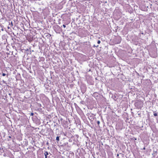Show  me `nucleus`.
<instances>
[{
    "label": "nucleus",
    "instance_id": "f03ea898",
    "mask_svg": "<svg viewBox=\"0 0 158 158\" xmlns=\"http://www.w3.org/2000/svg\"><path fill=\"white\" fill-rule=\"evenodd\" d=\"M45 156V158H47V156L49 154V153L48 152H45L44 153Z\"/></svg>",
    "mask_w": 158,
    "mask_h": 158
},
{
    "label": "nucleus",
    "instance_id": "9b49d317",
    "mask_svg": "<svg viewBox=\"0 0 158 158\" xmlns=\"http://www.w3.org/2000/svg\"><path fill=\"white\" fill-rule=\"evenodd\" d=\"M143 150H145V147H144V148H143Z\"/></svg>",
    "mask_w": 158,
    "mask_h": 158
},
{
    "label": "nucleus",
    "instance_id": "1a4fd4ad",
    "mask_svg": "<svg viewBox=\"0 0 158 158\" xmlns=\"http://www.w3.org/2000/svg\"><path fill=\"white\" fill-rule=\"evenodd\" d=\"M100 121H97V123L98 124V125H99V124H100Z\"/></svg>",
    "mask_w": 158,
    "mask_h": 158
},
{
    "label": "nucleus",
    "instance_id": "ddd939ff",
    "mask_svg": "<svg viewBox=\"0 0 158 158\" xmlns=\"http://www.w3.org/2000/svg\"><path fill=\"white\" fill-rule=\"evenodd\" d=\"M114 98H116L115 96H114Z\"/></svg>",
    "mask_w": 158,
    "mask_h": 158
},
{
    "label": "nucleus",
    "instance_id": "39448f33",
    "mask_svg": "<svg viewBox=\"0 0 158 158\" xmlns=\"http://www.w3.org/2000/svg\"><path fill=\"white\" fill-rule=\"evenodd\" d=\"M100 43H101V41L99 40H98L97 42V43L98 44H100Z\"/></svg>",
    "mask_w": 158,
    "mask_h": 158
},
{
    "label": "nucleus",
    "instance_id": "6e6552de",
    "mask_svg": "<svg viewBox=\"0 0 158 158\" xmlns=\"http://www.w3.org/2000/svg\"><path fill=\"white\" fill-rule=\"evenodd\" d=\"M34 115V113H31V116H33Z\"/></svg>",
    "mask_w": 158,
    "mask_h": 158
},
{
    "label": "nucleus",
    "instance_id": "4468645a",
    "mask_svg": "<svg viewBox=\"0 0 158 158\" xmlns=\"http://www.w3.org/2000/svg\"><path fill=\"white\" fill-rule=\"evenodd\" d=\"M114 98H116L115 96H114Z\"/></svg>",
    "mask_w": 158,
    "mask_h": 158
},
{
    "label": "nucleus",
    "instance_id": "0eeeda50",
    "mask_svg": "<svg viewBox=\"0 0 158 158\" xmlns=\"http://www.w3.org/2000/svg\"><path fill=\"white\" fill-rule=\"evenodd\" d=\"M58 125V124L57 123H56V124H55L54 125V126L55 127L56 126H57V125Z\"/></svg>",
    "mask_w": 158,
    "mask_h": 158
},
{
    "label": "nucleus",
    "instance_id": "9d476101",
    "mask_svg": "<svg viewBox=\"0 0 158 158\" xmlns=\"http://www.w3.org/2000/svg\"><path fill=\"white\" fill-rule=\"evenodd\" d=\"M63 27H64V28H65L66 27V26L64 25V24H63Z\"/></svg>",
    "mask_w": 158,
    "mask_h": 158
},
{
    "label": "nucleus",
    "instance_id": "423d86ee",
    "mask_svg": "<svg viewBox=\"0 0 158 158\" xmlns=\"http://www.w3.org/2000/svg\"><path fill=\"white\" fill-rule=\"evenodd\" d=\"M2 75L3 76H5L6 75V74L5 73H2Z\"/></svg>",
    "mask_w": 158,
    "mask_h": 158
},
{
    "label": "nucleus",
    "instance_id": "20e7f679",
    "mask_svg": "<svg viewBox=\"0 0 158 158\" xmlns=\"http://www.w3.org/2000/svg\"><path fill=\"white\" fill-rule=\"evenodd\" d=\"M153 115L154 116H157V114L156 113H155L154 112V114H153Z\"/></svg>",
    "mask_w": 158,
    "mask_h": 158
},
{
    "label": "nucleus",
    "instance_id": "f8f14e48",
    "mask_svg": "<svg viewBox=\"0 0 158 158\" xmlns=\"http://www.w3.org/2000/svg\"><path fill=\"white\" fill-rule=\"evenodd\" d=\"M119 156V154H117V156Z\"/></svg>",
    "mask_w": 158,
    "mask_h": 158
},
{
    "label": "nucleus",
    "instance_id": "f257e3e1",
    "mask_svg": "<svg viewBox=\"0 0 158 158\" xmlns=\"http://www.w3.org/2000/svg\"><path fill=\"white\" fill-rule=\"evenodd\" d=\"M87 115L89 116L90 118H93L94 116L93 114L90 113H88Z\"/></svg>",
    "mask_w": 158,
    "mask_h": 158
},
{
    "label": "nucleus",
    "instance_id": "7ed1b4c3",
    "mask_svg": "<svg viewBox=\"0 0 158 158\" xmlns=\"http://www.w3.org/2000/svg\"><path fill=\"white\" fill-rule=\"evenodd\" d=\"M56 139L57 141H59V136H57L56 137Z\"/></svg>",
    "mask_w": 158,
    "mask_h": 158
}]
</instances>
